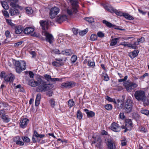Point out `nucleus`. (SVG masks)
I'll return each mask as SVG.
<instances>
[{"label": "nucleus", "mask_w": 149, "mask_h": 149, "mask_svg": "<svg viewBox=\"0 0 149 149\" xmlns=\"http://www.w3.org/2000/svg\"><path fill=\"white\" fill-rule=\"evenodd\" d=\"M40 24L42 30V32L47 31L48 29L49 24L48 22L45 20H41L40 21Z\"/></svg>", "instance_id": "nucleus-11"}, {"label": "nucleus", "mask_w": 149, "mask_h": 149, "mask_svg": "<svg viewBox=\"0 0 149 149\" xmlns=\"http://www.w3.org/2000/svg\"><path fill=\"white\" fill-rule=\"evenodd\" d=\"M105 108L108 110H111L112 109V106L110 104H108L105 106Z\"/></svg>", "instance_id": "nucleus-49"}, {"label": "nucleus", "mask_w": 149, "mask_h": 149, "mask_svg": "<svg viewBox=\"0 0 149 149\" xmlns=\"http://www.w3.org/2000/svg\"><path fill=\"white\" fill-rule=\"evenodd\" d=\"M59 9L58 7H54L52 8L49 12L50 17L52 18H55L59 13Z\"/></svg>", "instance_id": "nucleus-9"}, {"label": "nucleus", "mask_w": 149, "mask_h": 149, "mask_svg": "<svg viewBox=\"0 0 149 149\" xmlns=\"http://www.w3.org/2000/svg\"><path fill=\"white\" fill-rule=\"evenodd\" d=\"M113 11L117 15L120 16H123V13H122L120 11H118L116 10H113Z\"/></svg>", "instance_id": "nucleus-51"}, {"label": "nucleus", "mask_w": 149, "mask_h": 149, "mask_svg": "<svg viewBox=\"0 0 149 149\" xmlns=\"http://www.w3.org/2000/svg\"><path fill=\"white\" fill-rule=\"evenodd\" d=\"M39 134L37 132V131L36 130H35L34 131V132L32 136H34L38 138V136Z\"/></svg>", "instance_id": "nucleus-62"}, {"label": "nucleus", "mask_w": 149, "mask_h": 149, "mask_svg": "<svg viewBox=\"0 0 149 149\" xmlns=\"http://www.w3.org/2000/svg\"><path fill=\"white\" fill-rule=\"evenodd\" d=\"M19 71L16 70L17 72L18 73H20L22 71L25 70L26 68V63L24 61H22V64L20 65V66H19Z\"/></svg>", "instance_id": "nucleus-19"}, {"label": "nucleus", "mask_w": 149, "mask_h": 149, "mask_svg": "<svg viewBox=\"0 0 149 149\" xmlns=\"http://www.w3.org/2000/svg\"><path fill=\"white\" fill-rule=\"evenodd\" d=\"M5 35L6 37L8 38H10L11 37V35L10 31L7 30L5 31Z\"/></svg>", "instance_id": "nucleus-52"}, {"label": "nucleus", "mask_w": 149, "mask_h": 149, "mask_svg": "<svg viewBox=\"0 0 149 149\" xmlns=\"http://www.w3.org/2000/svg\"><path fill=\"white\" fill-rule=\"evenodd\" d=\"M42 35L45 37V40L50 44H52L54 40V38L52 34L49 33L47 31L42 32Z\"/></svg>", "instance_id": "nucleus-8"}, {"label": "nucleus", "mask_w": 149, "mask_h": 149, "mask_svg": "<svg viewBox=\"0 0 149 149\" xmlns=\"http://www.w3.org/2000/svg\"><path fill=\"white\" fill-rule=\"evenodd\" d=\"M123 85L128 92H131L132 90L137 87L138 84L134 82L126 81L123 83Z\"/></svg>", "instance_id": "nucleus-3"}, {"label": "nucleus", "mask_w": 149, "mask_h": 149, "mask_svg": "<svg viewBox=\"0 0 149 149\" xmlns=\"http://www.w3.org/2000/svg\"><path fill=\"white\" fill-rule=\"evenodd\" d=\"M145 41V38L143 37H141V38L137 40L138 42H143Z\"/></svg>", "instance_id": "nucleus-55"}, {"label": "nucleus", "mask_w": 149, "mask_h": 149, "mask_svg": "<svg viewBox=\"0 0 149 149\" xmlns=\"http://www.w3.org/2000/svg\"><path fill=\"white\" fill-rule=\"evenodd\" d=\"M139 53L138 50H134L129 54V56L131 58L133 59L136 57L138 55Z\"/></svg>", "instance_id": "nucleus-25"}, {"label": "nucleus", "mask_w": 149, "mask_h": 149, "mask_svg": "<svg viewBox=\"0 0 149 149\" xmlns=\"http://www.w3.org/2000/svg\"><path fill=\"white\" fill-rule=\"evenodd\" d=\"M62 79H60L58 78H52L51 81L53 82H55L56 81H61Z\"/></svg>", "instance_id": "nucleus-59"}, {"label": "nucleus", "mask_w": 149, "mask_h": 149, "mask_svg": "<svg viewBox=\"0 0 149 149\" xmlns=\"http://www.w3.org/2000/svg\"><path fill=\"white\" fill-rule=\"evenodd\" d=\"M135 98L138 101H143L146 99V95L144 91L142 90L136 91L134 94Z\"/></svg>", "instance_id": "nucleus-5"}, {"label": "nucleus", "mask_w": 149, "mask_h": 149, "mask_svg": "<svg viewBox=\"0 0 149 149\" xmlns=\"http://www.w3.org/2000/svg\"><path fill=\"white\" fill-rule=\"evenodd\" d=\"M23 42V41H20L14 44L15 47H18L21 45Z\"/></svg>", "instance_id": "nucleus-60"}, {"label": "nucleus", "mask_w": 149, "mask_h": 149, "mask_svg": "<svg viewBox=\"0 0 149 149\" xmlns=\"http://www.w3.org/2000/svg\"><path fill=\"white\" fill-rule=\"evenodd\" d=\"M138 10L139 13H140L141 14L143 15H145L146 14V12L143 10H142L139 9H138Z\"/></svg>", "instance_id": "nucleus-63"}, {"label": "nucleus", "mask_w": 149, "mask_h": 149, "mask_svg": "<svg viewBox=\"0 0 149 149\" xmlns=\"http://www.w3.org/2000/svg\"><path fill=\"white\" fill-rule=\"evenodd\" d=\"M51 53H52L60 54H61V52H60L59 49H53L51 51Z\"/></svg>", "instance_id": "nucleus-41"}, {"label": "nucleus", "mask_w": 149, "mask_h": 149, "mask_svg": "<svg viewBox=\"0 0 149 149\" xmlns=\"http://www.w3.org/2000/svg\"><path fill=\"white\" fill-rule=\"evenodd\" d=\"M26 12L27 14H31L33 13V10L32 8L30 7H27L25 8Z\"/></svg>", "instance_id": "nucleus-36"}, {"label": "nucleus", "mask_w": 149, "mask_h": 149, "mask_svg": "<svg viewBox=\"0 0 149 149\" xmlns=\"http://www.w3.org/2000/svg\"><path fill=\"white\" fill-rule=\"evenodd\" d=\"M132 101L130 98L127 99L124 107V109L127 113L131 112L132 109Z\"/></svg>", "instance_id": "nucleus-6"}, {"label": "nucleus", "mask_w": 149, "mask_h": 149, "mask_svg": "<svg viewBox=\"0 0 149 149\" xmlns=\"http://www.w3.org/2000/svg\"><path fill=\"white\" fill-rule=\"evenodd\" d=\"M68 104L70 108L74 105V102L73 100H70L68 101Z\"/></svg>", "instance_id": "nucleus-45"}, {"label": "nucleus", "mask_w": 149, "mask_h": 149, "mask_svg": "<svg viewBox=\"0 0 149 149\" xmlns=\"http://www.w3.org/2000/svg\"><path fill=\"white\" fill-rule=\"evenodd\" d=\"M103 6L104 8L106 10L109 12L111 11V8L109 6H107L106 4H104Z\"/></svg>", "instance_id": "nucleus-53"}, {"label": "nucleus", "mask_w": 149, "mask_h": 149, "mask_svg": "<svg viewBox=\"0 0 149 149\" xmlns=\"http://www.w3.org/2000/svg\"><path fill=\"white\" fill-rule=\"evenodd\" d=\"M76 83L72 81H68L65 82L63 83L61 85L62 88H71L75 86Z\"/></svg>", "instance_id": "nucleus-7"}, {"label": "nucleus", "mask_w": 149, "mask_h": 149, "mask_svg": "<svg viewBox=\"0 0 149 149\" xmlns=\"http://www.w3.org/2000/svg\"><path fill=\"white\" fill-rule=\"evenodd\" d=\"M49 103H50L51 106L52 107H54L55 105V102L54 99H51L49 101Z\"/></svg>", "instance_id": "nucleus-54"}, {"label": "nucleus", "mask_w": 149, "mask_h": 149, "mask_svg": "<svg viewBox=\"0 0 149 149\" xmlns=\"http://www.w3.org/2000/svg\"><path fill=\"white\" fill-rule=\"evenodd\" d=\"M61 53L65 56H70L73 54L71 49H66L64 51H61Z\"/></svg>", "instance_id": "nucleus-24"}, {"label": "nucleus", "mask_w": 149, "mask_h": 149, "mask_svg": "<svg viewBox=\"0 0 149 149\" xmlns=\"http://www.w3.org/2000/svg\"><path fill=\"white\" fill-rule=\"evenodd\" d=\"M84 110L86 112L87 116L88 118H92L95 116V113L93 111H89L86 109H84Z\"/></svg>", "instance_id": "nucleus-21"}, {"label": "nucleus", "mask_w": 149, "mask_h": 149, "mask_svg": "<svg viewBox=\"0 0 149 149\" xmlns=\"http://www.w3.org/2000/svg\"><path fill=\"white\" fill-rule=\"evenodd\" d=\"M102 77H104V80L106 81H108L109 79V77L108 75L105 73H103L102 74Z\"/></svg>", "instance_id": "nucleus-39"}, {"label": "nucleus", "mask_w": 149, "mask_h": 149, "mask_svg": "<svg viewBox=\"0 0 149 149\" xmlns=\"http://www.w3.org/2000/svg\"><path fill=\"white\" fill-rule=\"evenodd\" d=\"M101 139L100 137H99L97 138L96 141H93V143H95L96 146L98 147H100L101 146Z\"/></svg>", "instance_id": "nucleus-31"}, {"label": "nucleus", "mask_w": 149, "mask_h": 149, "mask_svg": "<svg viewBox=\"0 0 149 149\" xmlns=\"http://www.w3.org/2000/svg\"><path fill=\"white\" fill-rule=\"evenodd\" d=\"M107 144L108 149H116V148L115 145L111 139H108Z\"/></svg>", "instance_id": "nucleus-15"}, {"label": "nucleus", "mask_w": 149, "mask_h": 149, "mask_svg": "<svg viewBox=\"0 0 149 149\" xmlns=\"http://www.w3.org/2000/svg\"><path fill=\"white\" fill-rule=\"evenodd\" d=\"M2 13L4 16L6 17H8L9 16V15L8 12L6 10H4L2 11Z\"/></svg>", "instance_id": "nucleus-57"}, {"label": "nucleus", "mask_w": 149, "mask_h": 149, "mask_svg": "<svg viewBox=\"0 0 149 149\" xmlns=\"http://www.w3.org/2000/svg\"><path fill=\"white\" fill-rule=\"evenodd\" d=\"M0 104L1 105L2 107L4 108L7 107L8 106V104L6 103H0Z\"/></svg>", "instance_id": "nucleus-61"}, {"label": "nucleus", "mask_w": 149, "mask_h": 149, "mask_svg": "<svg viewBox=\"0 0 149 149\" xmlns=\"http://www.w3.org/2000/svg\"><path fill=\"white\" fill-rule=\"evenodd\" d=\"M1 3L2 7L4 9L7 10L8 8V6L6 2L5 1H1Z\"/></svg>", "instance_id": "nucleus-35"}, {"label": "nucleus", "mask_w": 149, "mask_h": 149, "mask_svg": "<svg viewBox=\"0 0 149 149\" xmlns=\"http://www.w3.org/2000/svg\"><path fill=\"white\" fill-rule=\"evenodd\" d=\"M123 16L126 19L129 20H133L134 19L133 17L127 13H123Z\"/></svg>", "instance_id": "nucleus-30"}, {"label": "nucleus", "mask_w": 149, "mask_h": 149, "mask_svg": "<svg viewBox=\"0 0 149 149\" xmlns=\"http://www.w3.org/2000/svg\"><path fill=\"white\" fill-rule=\"evenodd\" d=\"M97 36L100 38H102L104 36V34L101 31H99L97 33Z\"/></svg>", "instance_id": "nucleus-56"}, {"label": "nucleus", "mask_w": 149, "mask_h": 149, "mask_svg": "<svg viewBox=\"0 0 149 149\" xmlns=\"http://www.w3.org/2000/svg\"><path fill=\"white\" fill-rule=\"evenodd\" d=\"M68 3H70L72 5L71 9H67V13L71 17H74L78 11L79 7L78 1L76 0H66Z\"/></svg>", "instance_id": "nucleus-1"}, {"label": "nucleus", "mask_w": 149, "mask_h": 149, "mask_svg": "<svg viewBox=\"0 0 149 149\" xmlns=\"http://www.w3.org/2000/svg\"><path fill=\"white\" fill-rule=\"evenodd\" d=\"M44 76L45 79L47 81H51L52 78L50 75L46 74L44 75Z\"/></svg>", "instance_id": "nucleus-47"}, {"label": "nucleus", "mask_w": 149, "mask_h": 149, "mask_svg": "<svg viewBox=\"0 0 149 149\" xmlns=\"http://www.w3.org/2000/svg\"><path fill=\"white\" fill-rule=\"evenodd\" d=\"M125 125L126 129L124 130V132H126L127 130H130L132 127V121L130 119H127L125 120Z\"/></svg>", "instance_id": "nucleus-10"}, {"label": "nucleus", "mask_w": 149, "mask_h": 149, "mask_svg": "<svg viewBox=\"0 0 149 149\" xmlns=\"http://www.w3.org/2000/svg\"><path fill=\"white\" fill-rule=\"evenodd\" d=\"M3 120V121L5 123H8L9 122L10 120V118H9L8 115L5 114L1 117Z\"/></svg>", "instance_id": "nucleus-32"}, {"label": "nucleus", "mask_w": 149, "mask_h": 149, "mask_svg": "<svg viewBox=\"0 0 149 149\" xmlns=\"http://www.w3.org/2000/svg\"><path fill=\"white\" fill-rule=\"evenodd\" d=\"M77 118L79 119H81L82 118L83 115L82 113L79 110H78L77 111Z\"/></svg>", "instance_id": "nucleus-37"}, {"label": "nucleus", "mask_w": 149, "mask_h": 149, "mask_svg": "<svg viewBox=\"0 0 149 149\" xmlns=\"http://www.w3.org/2000/svg\"><path fill=\"white\" fill-rule=\"evenodd\" d=\"M52 64L54 66L58 67L61 65V63L54 61L52 62Z\"/></svg>", "instance_id": "nucleus-46"}, {"label": "nucleus", "mask_w": 149, "mask_h": 149, "mask_svg": "<svg viewBox=\"0 0 149 149\" xmlns=\"http://www.w3.org/2000/svg\"><path fill=\"white\" fill-rule=\"evenodd\" d=\"M21 139L22 140L23 142L24 143V146L25 145V144H28L31 141V139L27 136H22Z\"/></svg>", "instance_id": "nucleus-27"}, {"label": "nucleus", "mask_w": 149, "mask_h": 149, "mask_svg": "<svg viewBox=\"0 0 149 149\" xmlns=\"http://www.w3.org/2000/svg\"><path fill=\"white\" fill-rule=\"evenodd\" d=\"M88 31V29H86L83 31H80L79 33L80 35L83 36Z\"/></svg>", "instance_id": "nucleus-44"}, {"label": "nucleus", "mask_w": 149, "mask_h": 149, "mask_svg": "<svg viewBox=\"0 0 149 149\" xmlns=\"http://www.w3.org/2000/svg\"><path fill=\"white\" fill-rule=\"evenodd\" d=\"M10 1V5L13 8H16L18 6L17 3L18 2V0H9Z\"/></svg>", "instance_id": "nucleus-28"}, {"label": "nucleus", "mask_w": 149, "mask_h": 149, "mask_svg": "<svg viewBox=\"0 0 149 149\" xmlns=\"http://www.w3.org/2000/svg\"><path fill=\"white\" fill-rule=\"evenodd\" d=\"M119 117L121 119H123L125 118V116L123 113H120L119 115Z\"/></svg>", "instance_id": "nucleus-64"}, {"label": "nucleus", "mask_w": 149, "mask_h": 149, "mask_svg": "<svg viewBox=\"0 0 149 149\" xmlns=\"http://www.w3.org/2000/svg\"><path fill=\"white\" fill-rule=\"evenodd\" d=\"M85 19L87 21L91 23L94 22V19L92 17H86L85 18Z\"/></svg>", "instance_id": "nucleus-50"}, {"label": "nucleus", "mask_w": 149, "mask_h": 149, "mask_svg": "<svg viewBox=\"0 0 149 149\" xmlns=\"http://www.w3.org/2000/svg\"><path fill=\"white\" fill-rule=\"evenodd\" d=\"M29 121V120L26 118L21 119L20 120L19 122V125L20 127L22 128L26 127Z\"/></svg>", "instance_id": "nucleus-16"}, {"label": "nucleus", "mask_w": 149, "mask_h": 149, "mask_svg": "<svg viewBox=\"0 0 149 149\" xmlns=\"http://www.w3.org/2000/svg\"><path fill=\"white\" fill-rule=\"evenodd\" d=\"M34 30L33 28L29 27L26 28L24 31V32L25 34H28L33 32Z\"/></svg>", "instance_id": "nucleus-26"}, {"label": "nucleus", "mask_w": 149, "mask_h": 149, "mask_svg": "<svg viewBox=\"0 0 149 149\" xmlns=\"http://www.w3.org/2000/svg\"><path fill=\"white\" fill-rule=\"evenodd\" d=\"M88 65L89 66L94 68L95 66V62L93 61L89 60L88 63Z\"/></svg>", "instance_id": "nucleus-48"}, {"label": "nucleus", "mask_w": 149, "mask_h": 149, "mask_svg": "<svg viewBox=\"0 0 149 149\" xmlns=\"http://www.w3.org/2000/svg\"><path fill=\"white\" fill-rule=\"evenodd\" d=\"M141 112L149 116V111L146 109H143L141 111Z\"/></svg>", "instance_id": "nucleus-43"}, {"label": "nucleus", "mask_w": 149, "mask_h": 149, "mask_svg": "<svg viewBox=\"0 0 149 149\" xmlns=\"http://www.w3.org/2000/svg\"><path fill=\"white\" fill-rule=\"evenodd\" d=\"M67 19V17L66 15H63L60 16H58L56 18L57 22L59 23H61Z\"/></svg>", "instance_id": "nucleus-23"}, {"label": "nucleus", "mask_w": 149, "mask_h": 149, "mask_svg": "<svg viewBox=\"0 0 149 149\" xmlns=\"http://www.w3.org/2000/svg\"><path fill=\"white\" fill-rule=\"evenodd\" d=\"M6 109H1L0 110V117H1L5 115V114H4L5 113V110H6Z\"/></svg>", "instance_id": "nucleus-58"}, {"label": "nucleus", "mask_w": 149, "mask_h": 149, "mask_svg": "<svg viewBox=\"0 0 149 149\" xmlns=\"http://www.w3.org/2000/svg\"><path fill=\"white\" fill-rule=\"evenodd\" d=\"M117 108H122L123 107L124 103L122 100H120L118 99L117 100Z\"/></svg>", "instance_id": "nucleus-34"}, {"label": "nucleus", "mask_w": 149, "mask_h": 149, "mask_svg": "<svg viewBox=\"0 0 149 149\" xmlns=\"http://www.w3.org/2000/svg\"><path fill=\"white\" fill-rule=\"evenodd\" d=\"M21 137L17 136L14 137L13 138V141L16 144L19 146H24V143L21 140Z\"/></svg>", "instance_id": "nucleus-14"}, {"label": "nucleus", "mask_w": 149, "mask_h": 149, "mask_svg": "<svg viewBox=\"0 0 149 149\" xmlns=\"http://www.w3.org/2000/svg\"><path fill=\"white\" fill-rule=\"evenodd\" d=\"M52 88V86L50 84H47V82L45 81L36 88V91L39 92H45Z\"/></svg>", "instance_id": "nucleus-2"}, {"label": "nucleus", "mask_w": 149, "mask_h": 149, "mask_svg": "<svg viewBox=\"0 0 149 149\" xmlns=\"http://www.w3.org/2000/svg\"><path fill=\"white\" fill-rule=\"evenodd\" d=\"M6 22L8 24L10 25L13 28L16 25L15 24L12 23V20L11 19H7Z\"/></svg>", "instance_id": "nucleus-42"}, {"label": "nucleus", "mask_w": 149, "mask_h": 149, "mask_svg": "<svg viewBox=\"0 0 149 149\" xmlns=\"http://www.w3.org/2000/svg\"><path fill=\"white\" fill-rule=\"evenodd\" d=\"M128 43V42H121L120 45H123L124 47L127 46L128 47H130L132 49H135L136 48V47L135 46V45H136V42H134L133 44L130 43L127 44Z\"/></svg>", "instance_id": "nucleus-18"}, {"label": "nucleus", "mask_w": 149, "mask_h": 149, "mask_svg": "<svg viewBox=\"0 0 149 149\" xmlns=\"http://www.w3.org/2000/svg\"><path fill=\"white\" fill-rule=\"evenodd\" d=\"M97 39V36L96 34H92L91 35L90 40L92 41H94Z\"/></svg>", "instance_id": "nucleus-40"}, {"label": "nucleus", "mask_w": 149, "mask_h": 149, "mask_svg": "<svg viewBox=\"0 0 149 149\" xmlns=\"http://www.w3.org/2000/svg\"><path fill=\"white\" fill-rule=\"evenodd\" d=\"M4 80L6 82H12L15 78L14 75L11 73L8 74L5 76Z\"/></svg>", "instance_id": "nucleus-13"}, {"label": "nucleus", "mask_w": 149, "mask_h": 149, "mask_svg": "<svg viewBox=\"0 0 149 149\" xmlns=\"http://www.w3.org/2000/svg\"><path fill=\"white\" fill-rule=\"evenodd\" d=\"M9 13L11 16H13L19 15V12L17 9L15 8H12L10 9Z\"/></svg>", "instance_id": "nucleus-22"}, {"label": "nucleus", "mask_w": 149, "mask_h": 149, "mask_svg": "<svg viewBox=\"0 0 149 149\" xmlns=\"http://www.w3.org/2000/svg\"><path fill=\"white\" fill-rule=\"evenodd\" d=\"M120 39V38H114L112 40L110 43L111 46H113L116 45L117 41Z\"/></svg>", "instance_id": "nucleus-33"}, {"label": "nucleus", "mask_w": 149, "mask_h": 149, "mask_svg": "<svg viewBox=\"0 0 149 149\" xmlns=\"http://www.w3.org/2000/svg\"><path fill=\"white\" fill-rule=\"evenodd\" d=\"M36 80V81L34 79L30 80L28 82V84L32 87H36L38 86L45 81L42 80L40 76L37 77Z\"/></svg>", "instance_id": "nucleus-4"}, {"label": "nucleus", "mask_w": 149, "mask_h": 149, "mask_svg": "<svg viewBox=\"0 0 149 149\" xmlns=\"http://www.w3.org/2000/svg\"><path fill=\"white\" fill-rule=\"evenodd\" d=\"M13 29L15 30V33L17 34L21 33L23 30V27L20 25H15Z\"/></svg>", "instance_id": "nucleus-20"}, {"label": "nucleus", "mask_w": 149, "mask_h": 149, "mask_svg": "<svg viewBox=\"0 0 149 149\" xmlns=\"http://www.w3.org/2000/svg\"><path fill=\"white\" fill-rule=\"evenodd\" d=\"M77 59V57L76 55H73L71 58V63H75Z\"/></svg>", "instance_id": "nucleus-38"}, {"label": "nucleus", "mask_w": 149, "mask_h": 149, "mask_svg": "<svg viewBox=\"0 0 149 149\" xmlns=\"http://www.w3.org/2000/svg\"><path fill=\"white\" fill-rule=\"evenodd\" d=\"M103 23L105 24L108 27L110 28H114L115 29L121 30L118 28V26H115V25L113 24L110 22L107 21L106 20H103L102 21Z\"/></svg>", "instance_id": "nucleus-17"}, {"label": "nucleus", "mask_w": 149, "mask_h": 149, "mask_svg": "<svg viewBox=\"0 0 149 149\" xmlns=\"http://www.w3.org/2000/svg\"><path fill=\"white\" fill-rule=\"evenodd\" d=\"M121 127L117 123L114 122L110 126L111 129L114 132H118L121 130Z\"/></svg>", "instance_id": "nucleus-12"}, {"label": "nucleus", "mask_w": 149, "mask_h": 149, "mask_svg": "<svg viewBox=\"0 0 149 149\" xmlns=\"http://www.w3.org/2000/svg\"><path fill=\"white\" fill-rule=\"evenodd\" d=\"M22 61H16V60H14L13 63H14L15 65V70L17 71H19V66H20V65L22 64Z\"/></svg>", "instance_id": "nucleus-29"}]
</instances>
